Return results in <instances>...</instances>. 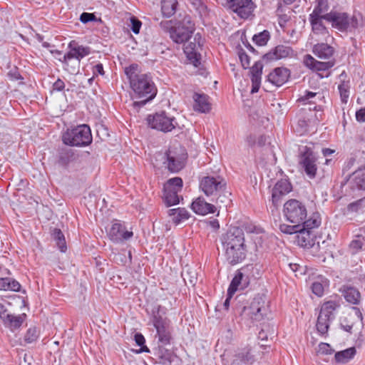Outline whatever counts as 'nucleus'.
<instances>
[{"label":"nucleus","instance_id":"a211bd4d","mask_svg":"<svg viewBox=\"0 0 365 365\" xmlns=\"http://www.w3.org/2000/svg\"><path fill=\"white\" fill-rule=\"evenodd\" d=\"M294 55V50L290 46L278 45L273 51L264 54L263 58L267 61L279 60L292 57Z\"/></svg>","mask_w":365,"mask_h":365},{"label":"nucleus","instance_id":"a18cd8bd","mask_svg":"<svg viewBox=\"0 0 365 365\" xmlns=\"http://www.w3.org/2000/svg\"><path fill=\"white\" fill-rule=\"evenodd\" d=\"M263 65L260 61H257L250 68L251 79L261 80Z\"/></svg>","mask_w":365,"mask_h":365},{"label":"nucleus","instance_id":"4d7b16f0","mask_svg":"<svg viewBox=\"0 0 365 365\" xmlns=\"http://www.w3.org/2000/svg\"><path fill=\"white\" fill-rule=\"evenodd\" d=\"M191 4L195 6V8L199 11L200 13H205L207 10V6L204 5L201 0H190Z\"/></svg>","mask_w":365,"mask_h":365},{"label":"nucleus","instance_id":"39448f33","mask_svg":"<svg viewBox=\"0 0 365 365\" xmlns=\"http://www.w3.org/2000/svg\"><path fill=\"white\" fill-rule=\"evenodd\" d=\"M236 312L245 318L259 322L268 312L267 302L264 297L258 295L252 299L249 306H237Z\"/></svg>","mask_w":365,"mask_h":365},{"label":"nucleus","instance_id":"0eeeda50","mask_svg":"<svg viewBox=\"0 0 365 365\" xmlns=\"http://www.w3.org/2000/svg\"><path fill=\"white\" fill-rule=\"evenodd\" d=\"M68 48H70V51L63 55L62 59L60 58L59 60L66 66H69V62L74 59L73 66H71L69 72L75 73L78 71L81 59L88 56L91 53V49L89 47L78 46L74 41L69 43Z\"/></svg>","mask_w":365,"mask_h":365},{"label":"nucleus","instance_id":"cd10ccee","mask_svg":"<svg viewBox=\"0 0 365 365\" xmlns=\"http://www.w3.org/2000/svg\"><path fill=\"white\" fill-rule=\"evenodd\" d=\"M230 195L231 193L225 187L222 192H217V195L211 199V201L215 202L220 208H227L231 204Z\"/></svg>","mask_w":365,"mask_h":365},{"label":"nucleus","instance_id":"49530a36","mask_svg":"<svg viewBox=\"0 0 365 365\" xmlns=\"http://www.w3.org/2000/svg\"><path fill=\"white\" fill-rule=\"evenodd\" d=\"M364 207H365V197L350 203L347 208L350 212H357L362 210Z\"/></svg>","mask_w":365,"mask_h":365},{"label":"nucleus","instance_id":"b1692460","mask_svg":"<svg viewBox=\"0 0 365 365\" xmlns=\"http://www.w3.org/2000/svg\"><path fill=\"white\" fill-rule=\"evenodd\" d=\"M192 98L194 100L193 108L200 113H207L210 110V105L207 101V96L195 93Z\"/></svg>","mask_w":365,"mask_h":365},{"label":"nucleus","instance_id":"bf43d9fd","mask_svg":"<svg viewBox=\"0 0 365 365\" xmlns=\"http://www.w3.org/2000/svg\"><path fill=\"white\" fill-rule=\"evenodd\" d=\"M324 309H327L333 314L334 311L338 307L337 304L333 301H329L323 304Z\"/></svg>","mask_w":365,"mask_h":365},{"label":"nucleus","instance_id":"f03ea898","mask_svg":"<svg viewBox=\"0 0 365 365\" xmlns=\"http://www.w3.org/2000/svg\"><path fill=\"white\" fill-rule=\"evenodd\" d=\"M284 214L286 219L292 224L303 225V227L313 229L318 227L321 224V219L318 213H314L307 220V210L305 205L300 201L292 199L284 205Z\"/></svg>","mask_w":365,"mask_h":365},{"label":"nucleus","instance_id":"2eb2a0df","mask_svg":"<svg viewBox=\"0 0 365 365\" xmlns=\"http://www.w3.org/2000/svg\"><path fill=\"white\" fill-rule=\"evenodd\" d=\"M133 232L125 230V227L118 220H115L109 230L108 235L113 242L118 243L130 239L133 236Z\"/></svg>","mask_w":365,"mask_h":365},{"label":"nucleus","instance_id":"052dcab7","mask_svg":"<svg viewBox=\"0 0 365 365\" xmlns=\"http://www.w3.org/2000/svg\"><path fill=\"white\" fill-rule=\"evenodd\" d=\"M65 88V83L64 82L60 79L58 78L53 84V90L56 91H61Z\"/></svg>","mask_w":365,"mask_h":365},{"label":"nucleus","instance_id":"423d86ee","mask_svg":"<svg viewBox=\"0 0 365 365\" xmlns=\"http://www.w3.org/2000/svg\"><path fill=\"white\" fill-rule=\"evenodd\" d=\"M63 142L71 146L82 147L89 145L92 142V135L89 126L81 125L63 135Z\"/></svg>","mask_w":365,"mask_h":365},{"label":"nucleus","instance_id":"ea45409f","mask_svg":"<svg viewBox=\"0 0 365 365\" xmlns=\"http://www.w3.org/2000/svg\"><path fill=\"white\" fill-rule=\"evenodd\" d=\"M270 38L269 32L267 30L254 35L252 40L258 46H264Z\"/></svg>","mask_w":365,"mask_h":365},{"label":"nucleus","instance_id":"58836bf2","mask_svg":"<svg viewBox=\"0 0 365 365\" xmlns=\"http://www.w3.org/2000/svg\"><path fill=\"white\" fill-rule=\"evenodd\" d=\"M349 81H342L339 86L338 89L342 103H346L349 96Z\"/></svg>","mask_w":365,"mask_h":365},{"label":"nucleus","instance_id":"2f4dec72","mask_svg":"<svg viewBox=\"0 0 365 365\" xmlns=\"http://www.w3.org/2000/svg\"><path fill=\"white\" fill-rule=\"evenodd\" d=\"M20 289L18 281L10 277H0V290L19 292Z\"/></svg>","mask_w":365,"mask_h":365},{"label":"nucleus","instance_id":"f257e3e1","mask_svg":"<svg viewBox=\"0 0 365 365\" xmlns=\"http://www.w3.org/2000/svg\"><path fill=\"white\" fill-rule=\"evenodd\" d=\"M222 250L230 264L241 262L246 257L247 245L242 228L232 227L220 237Z\"/></svg>","mask_w":365,"mask_h":365},{"label":"nucleus","instance_id":"f3484780","mask_svg":"<svg viewBox=\"0 0 365 365\" xmlns=\"http://www.w3.org/2000/svg\"><path fill=\"white\" fill-rule=\"evenodd\" d=\"M290 71L284 67L274 68L267 76V81L275 86H281L284 84L289 79Z\"/></svg>","mask_w":365,"mask_h":365},{"label":"nucleus","instance_id":"9d476101","mask_svg":"<svg viewBox=\"0 0 365 365\" xmlns=\"http://www.w3.org/2000/svg\"><path fill=\"white\" fill-rule=\"evenodd\" d=\"M317 158L314 151L307 146L300 149L299 164L310 178L316 176L317 171Z\"/></svg>","mask_w":365,"mask_h":365},{"label":"nucleus","instance_id":"7c9ffc66","mask_svg":"<svg viewBox=\"0 0 365 365\" xmlns=\"http://www.w3.org/2000/svg\"><path fill=\"white\" fill-rule=\"evenodd\" d=\"M342 294L345 299L353 304H357L360 299L359 292L354 287L344 286Z\"/></svg>","mask_w":365,"mask_h":365},{"label":"nucleus","instance_id":"79ce46f5","mask_svg":"<svg viewBox=\"0 0 365 365\" xmlns=\"http://www.w3.org/2000/svg\"><path fill=\"white\" fill-rule=\"evenodd\" d=\"M317 4L310 15L324 16L328 10L327 0H317Z\"/></svg>","mask_w":365,"mask_h":365},{"label":"nucleus","instance_id":"13d9d810","mask_svg":"<svg viewBox=\"0 0 365 365\" xmlns=\"http://www.w3.org/2000/svg\"><path fill=\"white\" fill-rule=\"evenodd\" d=\"M95 15L91 13L83 12L80 16V20L82 23L86 24L95 19Z\"/></svg>","mask_w":365,"mask_h":365},{"label":"nucleus","instance_id":"ddd939ff","mask_svg":"<svg viewBox=\"0 0 365 365\" xmlns=\"http://www.w3.org/2000/svg\"><path fill=\"white\" fill-rule=\"evenodd\" d=\"M186 42L187 43L186 44H185L184 47V51L186 53L189 60H190L193 65L195 67H197L198 64H200V61L197 55L202 50L203 39L201 35L199 33H197L195 35L193 41L188 40Z\"/></svg>","mask_w":365,"mask_h":365},{"label":"nucleus","instance_id":"20e7f679","mask_svg":"<svg viewBox=\"0 0 365 365\" xmlns=\"http://www.w3.org/2000/svg\"><path fill=\"white\" fill-rule=\"evenodd\" d=\"M325 20L341 31H351L363 26V17L360 14L349 16L345 12L331 11L325 14Z\"/></svg>","mask_w":365,"mask_h":365},{"label":"nucleus","instance_id":"338daca9","mask_svg":"<svg viewBox=\"0 0 365 365\" xmlns=\"http://www.w3.org/2000/svg\"><path fill=\"white\" fill-rule=\"evenodd\" d=\"M160 26L163 30L168 31L169 33L171 29H174V27L172 26L171 21H163L160 22Z\"/></svg>","mask_w":365,"mask_h":365},{"label":"nucleus","instance_id":"864d4df0","mask_svg":"<svg viewBox=\"0 0 365 365\" xmlns=\"http://www.w3.org/2000/svg\"><path fill=\"white\" fill-rule=\"evenodd\" d=\"M239 58L241 61L242 66L245 69H247L250 66V57L245 51H240L239 53Z\"/></svg>","mask_w":365,"mask_h":365},{"label":"nucleus","instance_id":"aec40b11","mask_svg":"<svg viewBox=\"0 0 365 365\" xmlns=\"http://www.w3.org/2000/svg\"><path fill=\"white\" fill-rule=\"evenodd\" d=\"M191 208L196 214L202 215L214 213L216 211V205L206 202L202 197H197L192 202Z\"/></svg>","mask_w":365,"mask_h":365},{"label":"nucleus","instance_id":"6e6552de","mask_svg":"<svg viewBox=\"0 0 365 365\" xmlns=\"http://www.w3.org/2000/svg\"><path fill=\"white\" fill-rule=\"evenodd\" d=\"M160 311L161 306H158L156 313H154L153 322L157 331L158 343L161 346H165L170 344L172 336L169 321L160 315Z\"/></svg>","mask_w":365,"mask_h":365},{"label":"nucleus","instance_id":"0e129e2a","mask_svg":"<svg viewBox=\"0 0 365 365\" xmlns=\"http://www.w3.org/2000/svg\"><path fill=\"white\" fill-rule=\"evenodd\" d=\"M356 118L359 122H365V108L356 111Z\"/></svg>","mask_w":365,"mask_h":365},{"label":"nucleus","instance_id":"c03bdc74","mask_svg":"<svg viewBox=\"0 0 365 365\" xmlns=\"http://www.w3.org/2000/svg\"><path fill=\"white\" fill-rule=\"evenodd\" d=\"M353 181L358 189L365 190V172H356Z\"/></svg>","mask_w":365,"mask_h":365},{"label":"nucleus","instance_id":"f704fd0d","mask_svg":"<svg viewBox=\"0 0 365 365\" xmlns=\"http://www.w3.org/2000/svg\"><path fill=\"white\" fill-rule=\"evenodd\" d=\"M25 314L23 315H6L7 319L4 323L6 326L9 327L11 329L19 328L24 319Z\"/></svg>","mask_w":365,"mask_h":365},{"label":"nucleus","instance_id":"6e6d98bb","mask_svg":"<svg viewBox=\"0 0 365 365\" xmlns=\"http://www.w3.org/2000/svg\"><path fill=\"white\" fill-rule=\"evenodd\" d=\"M312 292L316 295L320 297L324 293V287L320 282H315L312 286Z\"/></svg>","mask_w":365,"mask_h":365},{"label":"nucleus","instance_id":"de8ad7c7","mask_svg":"<svg viewBox=\"0 0 365 365\" xmlns=\"http://www.w3.org/2000/svg\"><path fill=\"white\" fill-rule=\"evenodd\" d=\"M302 225L300 224H294V225H288L285 224L280 225L279 229L280 230L285 234H294L297 233L299 231V228Z\"/></svg>","mask_w":365,"mask_h":365},{"label":"nucleus","instance_id":"774afa93","mask_svg":"<svg viewBox=\"0 0 365 365\" xmlns=\"http://www.w3.org/2000/svg\"><path fill=\"white\" fill-rule=\"evenodd\" d=\"M6 315H10V314L7 313V310L4 305L0 304V319H2L4 323L5 322V320L7 319Z\"/></svg>","mask_w":365,"mask_h":365},{"label":"nucleus","instance_id":"c9c22d12","mask_svg":"<svg viewBox=\"0 0 365 365\" xmlns=\"http://www.w3.org/2000/svg\"><path fill=\"white\" fill-rule=\"evenodd\" d=\"M242 280L243 273L240 271H237L235 276L232 279L227 290V294L230 295V297H232V295L234 294L237 290L240 289Z\"/></svg>","mask_w":365,"mask_h":365},{"label":"nucleus","instance_id":"680f3d73","mask_svg":"<svg viewBox=\"0 0 365 365\" xmlns=\"http://www.w3.org/2000/svg\"><path fill=\"white\" fill-rule=\"evenodd\" d=\"M297 125L300 127V129H297V132L299 133V135H302L304 133L307 131V123L304 120H299L298 121Z\"/></svg>","mask_w":365,"mask_h":365},{"label":"nucleus","instance_id":"69168bd1","mask_svg":"<svg viewBox=\"0 0 365 365\" xmlns=\"http://www.w3.org/2000/svg\"><path fill=\"white\" fill-rule=\"evenodd\" d=\"M323 317L328 318L329 319H332L334 318V314L330 312L327 309L326 310L324 309V307L322 306L319 314Z\"/></svg>","mask_w":365,"mask_h":365},{"label":"nucleus","instance_id":"f8f14e48","mask_svg":"<svg viewBox=\"0 0 365 365\" xmlns=\"http://www.w3.org/2000/svg\"><path fill=\"white\" fill-rule=\"evenodd\" d=\"M200 187L207 197H215L219 192H222L226 187V182L220 177L206 176L201 179Z\"/></svg>","mask_w":365,"mask_h":365},{"label":"nucleus","instance_id":"3c124183","mask_svg":"<svg viewBox=\"0 0 365 365\" xmlns=\"http://www.w3.org/2000/svg\"><path fill=\"white\" fill-rule=\"evenodd\" d=\"M317 95V93L306 91L305 94L299 98V101L303 102L304 104L315 103V102L312 101L311 99L314 98Z\"/></svg>","mask_w":365,"mask_h":365},{"label":"nucleus","instance_id":"5fc2aeb1","mask_svg":"<svg viewBox=\"0 0 365 365\" xmlns=\"http://www.w3.org/2000/svg\"><path fill=\"white\" fill-rule=\"evenodd\" d=\"M319 352L323 354H331L334 352L329 344L327 343H321L319 345Z\"/></svg>","mask_w":365,"mask_h":365},{"label":"nucleus","instance_id":"72a5a7b5","mask_svg":"<svg viewBox=\"0 0 365 365\" xmlns=\"http://www.w3.org/2000/svg\"><path fill=\"white\" fill-rule=\"evenodd\" d=\"M178 192V191L173 190V189H164V199L167 207L179 203L180 197Z\"/></svg>","mask_w":365,"mask_h":365},{"label":"nucleus","instance_id":"c85d7f7f","mask_svg":"<svg viewBox=\"0 0 365 365\" xmlns=\"http://www.w3.org/2000/svg\"><path fill=\"white\" fill-rule=\"evenodd\" d=\"M355 354L356 349L354 347L338 351L334 355V361L336 364H346L349 362Z\"/></svg>","mask_w":365,"mask_h":365},{"label":"nucleus","instance_id":"4be33fe9","mask_svg":"<svg viewBox=\"0 0 365 365\" xmlns=\"http://www.w3.org/2000/svg\"><path fill=\"white\" fill-rule=\"evenodd\" d=\"M324 16H324L309 15V19L314 34L321 36L328 34V30L323 24V20H325Z\"/></svg>","mask_w":365,"mask_h":365},{"label":"nucleus","instance_id":"473e14b6","mask_svg":"<svg viewBox=\"0 0 365 365\" xmlns=\"http://www.w3.org/2000/svg\"><path fill=\"white\" fill-rule=\"evenodd\" d=\"M177 0H162L161 11L164 16L170 17L176 11Z\"/></svg>","mask_w":365,"mask_h":365},{"label":"nucleus","instance_id":"4468645a","mask_svg":"<svg viewBox=\"0 0 365 365\" xmlns=\"http://www.w3.org/2000/svg\"><path fill=\"white\" fill-rule=\"evenodd\" d=\"M227 5L229 9L242 19L248 18L255 7L252 0H227Z\"/></svg>","mask_w":365,"mask_h":365},{"label":"nucleus","instance_id":"4c0bfd02","mask_svg":"<svg viewBox=\"0 0 365 365\" xmlns=\"http://www.w3.org/2000/svg\"><path fill=\"white\" fill-rule=\"evenodd\" d=\"M363 247H365V238L359 235L356 236L349 245V249L353 254L358 252Z\"/></svg>","mask_w":365,"mask_h":365},{"label":"nucleus","instance_id":"c756f323","mask_svg":"<svg viewBox=\"0 0 365 365\" xmlns=\"http://www.w3.org/2000/svg\"><path fill=\"white\" fill-rule=\"evenodd\" d=\"M75 160L76 154L73 150L71 148H63L59 153L58 163L61 166L66 167Z\"/></svg>","mask_w":365,"mask_h":365},{"label":"nucleus","instance_id":"bb28decb","mask_svg":"<svg viewBox=\"0 0 365 365\" xmlns=\"http://www.w3.org/2000/svg\"><path fill=\"white\" fill-rule=\"evenodd\" d=\"M168 215L173 223L178 225L190 217V213L185 208H174L168 210Z\"/></svg>","mask_w":365,"mask_h":365},{"label":"nucleus","instance_id":"a878e982","mask_svg":"<svg viewBox=\"0 0 365 365\" xmlns=\"http://www.w3.org/2000/svg\"><path fill=\"white\" fill-rule=\"evenodd\" d=\"M254 357L249 349H243L234 356L231 365H252Z\"/></svg>","mask_w":365,"mask_h":365},{"label":"nucleus","instance_id":"e433bc0d","mask_svg":"<svg viewBox=\"0 0 365 365\" xmlns=\"http://www.w3.org/2000/svg\"><path fill=\"white\" fill-rule=\"evenodd\" d=\"M52 237L56 242V244L61 252H65L66 250V240L64 235L61 230L55 228L52 232Z\"/></svg>","mask_w":365,"mask_h":365},{"label":"nucleus","instance_id":"5701e85b","mask_svg":"<svg viewBox=\"0 0 365 365\" xmlns=\"http://www.w3.org/2000/svg\"><path fill=\"white\" fill-rule=\"evenodd\" d=\"M311 230L312 229L303 227V225L299 228V231L297 232V241L300 246L312 247L314 245V242Z\"/></svg>","mask_w":365,"mask_h":365},{"label":"nucleus","instance_id":"e2e57ef3","mask_svg":"<svg viewBox=\"0 0 365 365\" xmlns=\"http://www.w3.org/2000/svg\"><path fill=\"white\" fill-rule=\"evenodd\" d=\"M252 81V90L251 93H257L259 91V88L260 87L261 80H257V79H251Z\"/></svg>","mask_w":365,"mask_h":365},{"label":"nucleus","instance_id":"a19ab883","mask_svg":"<svg viewBox=\"0 0 365 365\" xmlns=\"http://www.w3.org/2000/svg\"><path fill=\"white\" fill-rule=\"evenodd\" d=\"M182 187V180L180 178H173L168 180L167 183L164 185V189H173L180 192Z\"/></svg>","mask_w":365,"mask_h":365},{"label":"nucleus","instance_id":"393cba45","mask_svg":"<svg viewBox=\"0 0 365 365\" xmlns=\"http://www.w3.org/2000/svg\"><path fill=\"white\" fill-rule=\"evenodd\" d=\"M313 53L318 58L329 61L332 57L334 49L327 43H317L314 46Z\"/></svg>","mask_w":365,"mask_h":365},{"label":"nucleus","instance_id":"37998d69","mask_svg":"<svg viewBox=\"0 0 365 365\" xmlns=\"http://www.w3.org/2000/svg\"><path fill=\"white\" fill-rule=\"evenodd\" d=\"M329 322L330 319L328 318L319 315L317 322V329L320 334H324L327 331L329 327Z\"/></svg>","mask_w":365,"mask_h":365},{"label":"nucleus","instance_id":"7ed1b4c3","mask_svg":"<svg viewBox=\"0 0 365 365\" xmlns=\"http://www.w3.org/2000/svg\"><path fill=\"white\" fill-rule=\"evenodd\" d=\"M130 88L133 91V99H139L133 103L135 109L145 106L148 102L153 100L157 94V89L151 78L146 74H140L135 78L130 83Z\"/></svg>","mask_w":365,"mask_h":365},{"label":"nucleus","instance_id":"412c9836","mask_svg":"<svg viewBox=\"0 0 365 365\" xmlns=\"http://www.w3.org/2000/svg\"><path fill=\"white\" fill-rule=\"evenodd\" d=\"M166 161L164 163L167 164L168 169L172 173H178L184 167L185 157H176L173 155V152L169 150L165 154Z\"/></svg>","mask_w":365,"mask_h":365},{"label":"nucleus","instance_id":"1a4fd4ad","mask_svg":"<svg viewBox=\"0 0 365 365\" xmlns=\"http://www.w3.org/2000/svg\"><path fill=\"white\" fill-rule=\"evenodd\" d=\"M147 121L150 127L164 133L171 131L178 125L175 118L164 111L148 115Z\"/></svg>","mask_w":365,"mask_h":365},{"label":"nucleus","instance_id":"603ef678","mask_svg":"<svg viewBox=\"0 0 365 365\" xmlns=\"http://www.w3.org/2000/svg\"><path fill=\"white\" fill-rule=\"evenodd\" d=\"M130 23H131V30L132 31L138 34L140 32V29L142 25V23L140 20H138L137 18L133 16L130 18Z\"/></svg>","mask_w":365,"mask_h":365},{"label":"nucleus","instance_id":"6ab92c4d","mask_svg":"<svg viewBox=\"0 0 365 365\" xmlns=\"http://www.w3.org/2000/svg\"><path fill=\"white\" fill-rule=\"evenodd\" d=\"M304 63L307 67L315 71H326L333 67L335 64L334 59L326 62L317 61L310 55L304 56Z\"/></svg>","mask_w":365,"mask_h":365},{"label":"nucleus","instance_id":"8fccbe9b","mask_svg":"<svg viewBox=\"0 0 365 365\" xmlns=\"http://www.w3.org/2000/svg\"><path fill=\"white\" fill-rule=\"evenodd\" d=\"M38 333L35 327L29 328L24 336V340L27 343H32L37 339Z\"/></svg>","mask_w":365,"mask_h":365},{"label":"nucleus","instance_id":"dca6fc26","mask_svg":"<svg viewBox=\"0 0 365 365\" xmlns=\"http://www.w3.org/2000/svg\"><path fill=\"white\" fill-rule=\"evenodd\" d=\"M292 189L291 183L286 179L277 182L272 192V202L275 208L279 206L282 197L290 192Z\"/></svg>","mask_w":365,"mask_h":365},{"label":"nucleus","instance_id":"09e8293b","mask_svg":"<svg viewBox=\"0 0 365 365\" xmlns=\"http://www.w3.org/2000/svg\"><path fill=\"white\" fill-rule=\"evenodd\" d=\"M138 65L137 64H132L128 67H126L125 68V73L128 78L130 81V84L131 83V81L135 78L138 77L140 74L136 73V71L138 70Z\"/></svg>","mask_w":365,"mask_h":365},{"label":"nucleus","instance_id":"9b49d317","mask_svg":"<svg viewBox=\"0 0 365 365\" xmlns=\"http://www.w3.org/2000/svg\"><path fill=\"white\" fill-rule=\"evenodd\" d=\"M194 24L190 17H185L183 25H179L170 31V37L177 43H182L190 39L191 34L195 30Z\"/></svg>","mask_w":365,"mask_h":365}]
</instances>
